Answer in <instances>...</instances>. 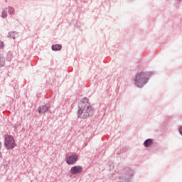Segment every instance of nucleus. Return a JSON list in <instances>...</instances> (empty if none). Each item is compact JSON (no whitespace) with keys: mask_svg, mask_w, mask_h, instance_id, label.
Instances as JSON below:
<instances>
[{"mask_svg":"<svg viewBox=\"0 0 182 182\" xmlns=\"http://www.w3.org/2000/svg\"><path fill=\"white\" fill-rule=\"evenodd\" d=\"M92 110V105L89 103V100L82 98L78 104V117L80 119H86Z\"/></svg>","mask_w":182,"mask_h":182,"instance_id":"obj_1","label":"nucleus"},{"mask_svg":"<svg viewBox=\"0 0 182 182\" xmlns=\"http://www.w3.org/2000/svg\"><path fill=\"white\" fill-rule=\"evenodd\" d=\"M149 82V78H147V75L146 73H139L136 74L134 83L137 87H143Z\"/></svg>","mask_w":182,"mask_h":182,"instance_id":"obj_2","label":"nucleus"},{"mask_svg":"<svg viewBox=\"0 0 182 182\" xmlns=\"http://www.w3.org/2000/svg\"><path fill=\"white\" fill-rule=\"evenodd\" d=\"M4 147L6 150H14L16 147L15 138L12 135L6 134L4 136Z\"/></svg>","mask_w":182,"mask_h":182,"instance_id":"obj_3","label":"nucleus"},{"mask_svg":"<svg viewBox=\"0 0 182 182\" xmlns=\"http://www.w3.org/2000/svg\"><path fill=\"white\" fill-rule=\"evenodd\" d=\"M82 171H83V168H82V166H73L70 169L71 174H74V175L80 174Z\"/></svg>","mask_w":182,"mask_h":182,"instance_id":"obj_4","label":"nucleus"},{"mask_svg":"<svg viewBox=\"0 0 182 182\" xmlns=\"http://www.w3.org/2000/svg\"><path fill=\"white\" fill-rule=\"evenodd\" d=\"M77 161V155H71L68 156L66 159L67 164L73 165L75 164Z\"/></svg>","mask_w":182,"mask_h":182,"instance_id":"obj_5","label":"nucleus"},{"mask_svg":"<svg viewBox=\"0 0 182 182\" xmlns=\"http://www.w3.org/2000/svg\"><path fill=\"white\" fill-rule=\"evenodd\" d=\"M48 110H49V108L46 106H42L38 109V113H40L41 114L46 113V112H48Z\"/></svg>","mask_w":182,"mask_h":182,"instance_id":"obj_6","label":"nucleus"},{"mask_svg":"<svg viewBox=\"0 0 182 182\" xmlns=\"http://www.w3.org/2000/svg\"><path fill=\"white\" fill-rule=\"evenodd\" d=\"M151 144H153V139H149L144 141L145 147H150V146H151Z\"/></svg>","mask_w":182,"mask_h":182,"instance_id":"obj_7","label":"nucleus"},{"mask_svg":"<svg viewBox=\"0 0 182 182\" xmlns=\"http://www.w3.org/2000/svg\"><path fill=\"white\" fill-rule=\"evenodd\" d=\"M53 50H60L62 49V46L59 44H55L52 46Z\"/></svg>","mask_w":182,"mask_h":182,"instance_id":"obj_8","label":"nucleus"},{"mask_svg":"<svg viewBox=\"0 0 182 182\" xmlns=\"http://www.w3.org/2000/svg\"><path fill=\"white\" fill-rule=\"evenodd\" d=\"M4 65H5V59L0 57V66H4Z\"/></svg>","mask_w":182,"mask_h":182,"instance_id":"obj_9","label":"nucleus"},{"mask_svg":"<svg viewBox=\"0 0 182 182\" xmlns=\"http://www.w3.org/2000/svg\"><path fill=\"white\" fill-rule=\"evenodd\" d=\"M6 16H8L6 11H3L1 13V18H6Z\"/></svg>","mask_w":182,"mask_h":182,"instance_id":"obj_10","label":"nucleus"},{"mask_svg":"<svg viewBox=\"0 0 182 182\" xmlns=\"http://www.w3.org/2000/svg\"><path fill=\"white\" fill-rule=\"evenodd\" d=\"M14 8L9 7V14H10V15H12V14H14Z\"/></svg>","mask_w":182,"mask_h":182,"instance_id":"obj_11","label":"nucleus"},{"mask_svg":"<svg viewBox=\"0 0 182 182\" xmlns=\"http://www.w3.org/2000/svg\"><path fill=\"white\" fill-rule=\"evenodd\" d=\"M4 48V42L0 41V48L2 49Z\"/></svg>","mask_w":182,"mask_h":182,"instance_id":"obj_12","label":"nucleus"},{"mask_svg":"<svg viewBox=\"0 0 182 182\" xmlns=\"http://www.w3.org/2000/svg\"><path fill=\"white\" fill-rule=\"evenodd\" d=\"M179 133H180V134H181V136H182V126H181V127H179Z\"/></svg>","mask_w":182,"mask_h":182,"instance_id":"obj_13","label":"nucleus"},{"mask_svg":"<svg viewBox=\"0 0 182 182\" xmlns=\"http://www.w3.org/2000/svg\"><path fill=\"white\" fill-rule=\"evenodd\" d=\"M0 157H2V152H1V142H0Z\"/></svg>","mask_w":182,"mask_h":182,"instance_id":"obj_14","label":"nucleus"}]
</instances>
